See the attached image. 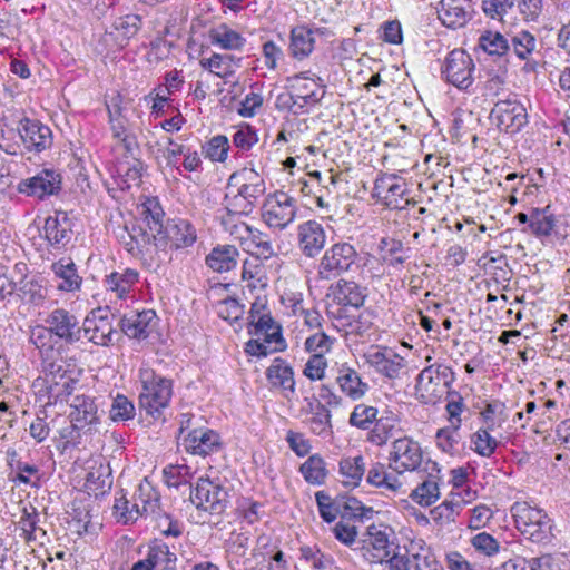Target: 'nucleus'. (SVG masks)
Instances as JSON below:
<instances>
[{
	"label": "nucleus",
	"mask_w": 570,
	"mask_h": 570,
	"mask_svg": "<svg viewBox=\"0 0 570 570\" xmlns=\"http://www.w3.org/2000/svg\"><path fill=\"white\" fill-rule=\"evenodd\" d=\"M327 366L326 358L321 353L313 354L304 367V375L312 381H318L324 377L325 368Z\"/></svg>",
	"instance_id": "obj_63"
},
{
	"label": "nucleus",
	"mask_w": 570,
	"mask_h": 570,
	"mask_svg": "<svg viewBox=\"0 0 570 570\" xmlns=\"http://www.w3.org/2000/svg\"><path fill=\"white\" fill-rule=\"evenodd\" d=\"M338 473L345 487L355 488L360 484L364 473L365 463L362 455L343 458L338 463Z\"/></svg>",
	"instance_id": "obj_38"
},
{
	"label": "nucleus",
	"mask_w": 570,
	"mask_h": 570,
	"mask_svg": "<svg viewBox=\"0 0 570 570\" xmlns=\"http://www.w3.org/2000/svg\"><path fill=\"white\" fill-rule=\"evenodd\" d=\"M78 380L71 376L63 379L61 383H53L52 385L47 386L48 403L56 404L58 402L67 401L76 390Z\"/></svg>",
	"instance_id": "obj_53"
},
{
	"label": "nucleus",
	"mask_w": 570,
	"mask_h": 570,
	"mask_svg": "<svg viewBox=\"0 0 570 570\" xmlns=\"http://www.w3.org/2000/svg\"><path fill=\"white\" fill-rule=\"evenodd\" d=\"M114 28L125 38L134 37L141 28V17L139 14L129 13L118 17L114 21Z\"/></svg>",
	"instance_id": "obj_58"
},
{
	"label": "nucleus",
	"mask_w": 570,
	"mask_h": 570,
	"mask_svg": "<svg viewBox=\"0 0 570 570\" xmlns=\"http://www.w3.org/2000/svg\"><path fill=\"white\" fill-rule=\"evenodd\" d=\"M183 444L187 452L206 456L218 452L222 442L218 433L209 429H193L184 438Z\"/></svg>",
	"instance_id": "obj_19"
},
{
	"label": "nucleus",
	"mask_w": 570,
	"mask_h": 570,
	"mask_svg": "<svg viewBox=\"0 0 570 570\" xmlns=\"http://www.w3.org/2000/svg\"><path fill=\"white\" fill-rule=\"evenodd\" d=\"M325 243L326 233L321 223L311 219L297 226V245L304 256L316 257Z\"/></svg>",
	"instance_id": "obj_16"
},
{
	"label": "nucleus",
	"mask_w": 570,
	"mask_h": 570,
	"mask_svg": "<svg viewBox=\"0 0 570 570\" xmlns=\"http://www.w3.org/2000/svg\"><path fill=\"white\" fill-rule=\"evenodd\" d=\"M377 409L366 404H357L350 415V424L362 430H368L377 419Z\"/></svg>",
	"instance_id": "obj_52"
},
{
	"label": "nucleus",
	"mask_w": 570,
	"mask_h": 570,
	"mask_svg": "<svg viewBox=\"0 0 570 570\" xmlns=\"http://www.w3.org/2000/svg\"><path fill=\"white\" fill-rule=\"evenodd\" d=\"M557 217L551 212V206L548 205L543 208H532V220L530 232L538 238L549 237L552 234L561 235L557 230Z\"/></svg>",
	"instance_id": "obj_34"
},
{
	"label": "nucleus",
	"mask_w": 570,
	"mask_h": 570,
	"mask_svg": "<svg viewBox=\"0 0 570 570\" xmlns=\"http://www.w3.org/2000/svg\"><path fill=\"white\" fill-rule=\"evenodd\" d=\"M243 175H245L246 183L238 188V193L255 207L258 198L265 193V183L253 169L244 170Z\"/></svg>",
	"instance_id": "obj_48"
},
{
	"label": "nucleus",
	"mask_w": 570,
	"mask_h": 570,
	"mask_svg": "<svg viewBox=\"0 0 570 570\" xmlns=\"http://www.w3.org/2000/svg\"><path fill=\"white\" fill-rule=\"evenodd\" d=\"M423 460L421 445L409 436L395 439L389 454L390 466L399 474L416 470Z\"/></svg>",
	"instance_id": "obj_9"
},
{
	"label": "nucleus",
	"mask_w": 570,
	"mask_h": 570,
	"mask_svg": "<svg viewBox=\"0 0 570 570\" xmlns=\"http://www.w3.org/2000/svg\"><path fill=\"white\" fill-rule=\"evenodd\" d=\"M313 416L309 420L311 430L314 434L328 438L332 436L331 411L317 402L315 407H312Z\"/></svg>",
	"instance_id": "obj_46"
},
{
	"label": "nucleus",
	"mask_w": 570,
	"mask_h": 570,
	"mask_svg": "<svg viewBox=\"0 0 570 570\" xmlns=\"http://www.w3.org/2000/svg\"><path fill=\"white\" fill-rule=\"evenodd\" d=\"M373 424L374 425L368 432L366 440L376 446H383L394 435L399 424V419L396 415L389 412L376 419Z\"/></svg>",
	"instance_id": "obj_36"
},
{
	"label": "nucleus",
	"mask_w": 570,
	"mask_h": 570,
	"mask_svg": "<svg viewBox=\"0 0 570 570\" xmlns=\"http://www.w3.org/2000/svg\"><path fill=\"white\" fill-rule=\"evenodd\" d=\"M458 431L459 429H454V425L451 424L436 432V443L443 452L451 453L455 449V445L459 443Z\"/></svg>",
	"instance_id": "obj_64"
},
{
	"label": "nucleus",
	"mask_w": 570,
	"mask_h": 570,
	"mask_svg": "<svg viewBox=\"0 0 570 570\" xmlns=\"http://www.w3.org/2000/svg\"><path fill=\"white\" fill-rule=\"evenodd\" d=\"M365 535L367 539L362 540L360 547L356 548L363 552L364 557L365 552H368V547L375 551L373 558L381 562L390 557V533L386 528L371 524L367 527Z\"/></svg>",
	"instance_id": "obj_25"
},
{
	"label": "nucleus",
	"mask_w": 570,
	"mask_h": 570,
	"mask_svg": "<svg viewBox=\"0 0 570 570\" xmlns=\"http://www.w3.org/2000/svg\"><path fill=\"white\" fill-rule=\"evenodd\" d=\"M492 429V425H488L487 429H479L472 436L471 443L473 444V450L481 456L489 458L491 456L495 449L498 448L499 442L490 435L489 430Z\"/></svg>",
	"instance_id": "obj_49"
},
{
	"label": "nucleus",
	"mask_w": 570,
	"mask_h": 570,
	"mask_svg": "<svg viewBox=\"0 0 570 570\" xmlns=\"http://www.w3.org/2000/svg\"><path fill=\"white\" fill-rule=\"evenodd\" d=\"M364 358L375 372L389 380L400 379L407 366L404 357L389 348L370 351L364 354Z\"/></svg>",
	"instance_id": "obj_15"
},
{
	"label": "nucleus",
	"mask_w": 570,
	"mask_h": 570,
	"mask_svg": "<svg viewBox=\"0 0 570 570\" xmlns=\"http://www.w3.org/2000/svg\"><path fill=\"white\" fill-rule=\"evenodd\" d=\"M173 395V382L168 379L153 375L150 381H144L139 395V410L153 419H159L161 411L168 406Z\"/></svg>",
	"instance_id": "obj_3"
},
{
	"label": "nucleus",
	"mask_w": 570,
	"mask_h": 570,
	"mask_svg": "<svg viewBox=\"0 0 570 570\" xmlns=\"http://www.w3.org/2000/svg\"><path fill=\"white\" fill-rule=\"evenodd\" d=\"M17 189L20 194L43 199L60 191L61 176L53 169L45 168L37 175L22 179Z\"/></svg>",
	"instance_id": "obj_12"
},
{
	"label": "nucleus",
	"mask_w": 570,
	"mask_h": 570,
	"mask_svg": "<svg viewBox=\"0 0 570 570\" xmlns=\"http://www.w3.org/2000/svg\"><path fill=\"white\" fill-rule=\"evenodd\" d=\"M197 239L195 227L187 220H173L165 227L158 242L167 240L171 248L183 249L194 245Z\"/></svg>",
	"instance_id": "obj_22"
},
{
	"label": "nucleus",
	"mask_w": 570,
	"mask_h": 570,
	"mask_svg": "<svg viewBox=\"0 0 570 570\" xmlns=\"http://www.w3.org/2000/svg\"><path fill=\"white\" fill-rule=\"evenodd\" d=\"M112 514L117 522L122 524L134 523L139 518L138 504L128 499L124 490L116 493L112 505Z\"/></svg>",
	"instance_id": "obj_41"
},
{
	"label": "nucleus",
	"mask_w": 570,
	"mask_h": 570,
	"mask_svg": "<svg viewBox=\"0 0 570 570\" xmlns=\"http://www.w3.org/2000/svg\"><path fill=\"white\" fill-rule=\"evenodd\" d=\"M239 252L235 246H217L206 257V264L217 273L229 272L237 265Z\"/></svg>",
	"instance_id": "obj_35"
},
{
	"label": "nucleus",
	"mask_w": 570,
	"mask_h": 570,
	"mask_svg": "<svg viewBox=\"0 0 570 570\" xmlns=\"http://www.w3.org/2000/svg\"><path fill=\"white\" fill-rule=\"evenodd\" d=\"M357 252L350 243L332 245L321 258L318 275L322 279H332L348 272L357 259Z\"/></svg>",
	"instance_id": "obj_4"
},
{
	"label": "nucleus",
	"mask_w": 570,
	"mask_h": 570,
	"mask_svg": "<svg viewBox=\"0 0 570 570\" xmlns=\"http://www.w3.org/2000/svg\"><path fill=\"white\" fill-rule=\"evenodd\" d=\"M176 554L170 552L166 543H155L150 547L147 561L154 570H171L176 563Z\"/></svg>",
	"instance_id": "obj_44"
},
{
	"label": "nucleus",
	"mask_w": 570,
	"mask_h": 570,
	"mask_svg": "<svg viewBox=\"0 0 570 570\" xmlns=\"http://www.w3.org/2000/svg\"><path fill=\"white\" fill-rule=\"evenodd\" d=\"M112 479L109 466L100 464L92 468L86 476V487L96 495L104 494L111 489Z\"/></svg>",
	"instance_id": "obj_45"
},
{
	"label": "nucleus",
	"mask_w": 570,
	"mask_h": 570,
	"mask_svg": "<svg viewBox=\"0 0 570 570\" xmlns=\"http://www.w3.org/2000/svg\"><path fill=\"white\" fill-rule=\"evenodd\" d=\"M479 48L491 56H503L509 52L508 38L495 31H485L479 38Z\"/></svg>",
	"instance_id": "obj_47"
},
{
	"label": "nucleus",
	"mask_w": 570,
	"mask_h": 570,
	"mask_svg": "<svg viewBox=\"0 0 570 570\" xmlns=\"http://www.w3.org/2000/svg\"><path fill=\"white\" fill-rule=\"evenodd\" d=\"M45 322L50 326L55 337L67 345L76 344L81 340L82 326H80L78 317L65 308L51 311Z\"/></svg>",
	"instance_id": "obj_11"
},
{
	"label": "nucleus",
	"mask_w": 570,
	"mask_h": 570,
	"mask_svg": "<svg viewBox=\"0 0 570 570\" xmlns=\"http://www.w3.org/2000/svg\"><path fill=\"white\" fill-rule=\"evenodd\" d=\"M156 313L153 309L141 312L132 311L125 314L119 321L122 333L130 338L145 340L156 325Z\"/></svg>",
	"instance_id": "obj_17"
},
{
	"label": "nucleus",
	"mask_w": 570,
	"mask_h": 570,
	"mask_svg": "<svg viewBox=\"0 0 570 570\" xmlns=\"http://www.w3.org/2000/svg\"><path fill=\"white\" fill-rule=\"evenodd\" d=\"M22 294V297L28 299L32 304H40L45 299V293L42 286L33 279L22 278L17 286Z\"/></svg>",
	"instance_id": "obj_62"
},
{
	"label": "nucleus",
	"mask_w": 570,
	"mask_h": 570,
	"mask_svg": "<svg viewBox=\"0 0 570 570\" xmlns=\"http://www.w3.org/2000/svg\"><path fill=\"white\" fill-rule=\"evenodd\" d=\"M55 276L60 279L57 288L65 292H73L80 288L81 277L71 258H61L51 265Z\"/></svg>",
	"instance_id": "obj_33"
},
{
	"label": "nucleus",
	"mask_w": 570,
	"mask_h": 570,
	"mask_svg": "<svg viewBox=\"0 0 570 570\" xmlns=\"http://www.w3.org/2000/svg\"><path fill=\"white\" fill-rule=\"evenodd\" d=\"M266 377L269 383L279 387L283 395L289 399L295 394L294 371L283 358L276 357L266 370Z\"/></svg>",
	"instance_id": "obj_27"
},
{
	"label": "nucleus",
	"mask_w": 570,
	"mask_h": 570,
	"mask_svg": "<svg viewBox=\"0 0 570 570\" xmlns=\"http://www.w3.org/2000/svg\"><path fill=\"white\" fill-rule=\"evenodd\" d=\"M247 250L259 258L268 259L275 252L273 244L267 234L252 228L248 234V238L245 243Z\"/></svg>",
	"instance_id": "obj_43"
},
{
	"label": "nucleus",
	"mask_w": 570,
	"mask_h": 570,
	"mask_svg": "<svg viewBox=\"0 0 570 570\" xmlns=\"http://www.w3.org/2000/svg\"><path fill=\"white\" fill-rule=\"evenodd\" d=\"M315 500L318 507L320 515L325 522H333L337 514L341 513V501L338 498L333 500L324 491H318L315 493Z\"/></svg>",
	"instance_id": "obj_51"
},
{
	"label": "nucleus",
	"mask_w": 570,
	"mask_h": 570,
	"mask_svg": "<svg viewBox=\"0 0 570 570\" xmlns=\"http://www.w3.org/2000/svg\"><path fill=\"white\" fill-rule=\"evenodd\" d=\"M470 0H441L439 19L449 28L463 27L470 19Z\"/></svg>",
	"instance_id": "obj_24"
},
{
	"label": "nucleus",
	"mask_w": 570,
	"mask_h": 570,
	"mask_svg": "<svg viewBox=\"0 0 570 570\" xmlns=\"http://www.w3.org/2000/svg\"><path fill=\"white\" fill-rule=\"evenodd\" d=\"M474 63L470 55L462 49L452 50L442 68L448 82L452 83L459 89H468L472 86L474 78Z\"/></svg>",
	"instance_id": "obj_8"
},
{
	"label": "nucleus",
	"mask_w": 570,
	"mask_h": 570,
	"mask_svg": "<svg viewBox=\"0 0 570 570\" xmlns=\"http://www.w3.org/2000/svg\"><path fill=\"white\" fill-rule=\"evenodd\" d=\"M139 273L132 268L124 272H114L105 279L106 288L114 292L118 298H125L131 287L138 282Z\"/></svg>",
	"instance_id": "obj_37"
},
{
	"label": "nucleus",
	"mask_w": 570,
	"mask_h": 570,
	"mask_svg": "<svg viewBox=\"0 0 570 570\" xmlns=\"http://www.w3.org/2000/svg\"><path fill=\"white\" fill-rule=\"evenodd\" d=\"M131 501L138 504L139 517H153L157 519L161 515L159 505L160 495L147 478L139 483Z\"/></svg>",
	"instance_id": "obj_23"
},
{
	"label": "nucleus",
	"mask_w": 570,
	"mask_h": 570,
	"mask_svg": "<svg viewBox=\"0 0 570 570\" xmlns=\"http://www.w3.org/2000/svg\"><path fill=\"white\" fill-rule=\"evenodd\" d=\"M141 215L144 216L148 230L139 228V236L144 243H149L154 239L155 245L157 246V242L165 232V227L163 225L165 213L158 203L148 202V204L144 205Z\"/></svg>",
	"instance_id": "obj_29"
},
{
	"label": "nucleus",
	"mask_w": 570,
	"mask_h": 570,
	"mask_svg": "<svg viewBox=\"0 0 570 570\" xmlns=\"http://www.w3.org/2000/svg\"><path fill=\"white\" fill-rule=\"evenodd\" d=\"M509 51L521 60H530L537 49L538 41L529 31L522 30L508 38Z\"/></svg>",
	"instance_id": "obj_40"
},
{
	"label": "nucleus",
	"mask_w": 570,
	"mask_h": 570,
	"mask_svg": "<svg viewBox=\"0 0 570 570\" xmlns=\"http://www.w3.org/2000/svg\"><path fill=\"white\" fill-rule=\"evenodd\" d=\"M461 509L460 502L444 501L430 511L432 520L441 525L453 522Z\"/></svg>",
	"instance_id": "obj_56"
},
{
	"label": "nucleus",
	"mask_w": 570,
	"mask_h": 570,
	"mask_svg": "<svg viewBox=\"0 0 570 570\" xmlns=\"http://www.w3.org/2000/svg\"><path fill=\"white\" fill-rule=\"evenodd\" d=\"M210 42L225 50H239L244 47L245 38L227 24L222 23L209 31Z\"/></svg>",
	"instance_id": "obj_39"
},
{
	"label": "nucleus",
	"mask_w": 570,
	"mask_h": 570,
	"mask_svg": "<svg viewBox=\"0 0 570 570\" xmlns=\"http://www.w3.org/2000/svg\"><path fill=\"white\" fill-rule=\"evenodd\" d=\"M305 481L313 485L325 483L327 470L324 459L320 454L311 455L299 468Z\"/></svg>",
	"instance_id": "obj_42"
},
{
	"label": "nucleus",
	"mask_w": 570,
	"mask_h": 570,
	"mask_svg": "<svg viewBox=\"0 0 570 570\" xmlns=\"http://www.w3.org/2000/svg\"><path fill=\"white\" fill-rule=\"evenodd\" d=\"M410 497L420 505L429 507L440 497L439 485L434 480H425L412 491Z\"/></svg>",
	"instance_id": "obj_50"
},
{
	"label": "nucleus",
	"mask_w": 570,
	"mask_h": 570,
	"mask_svg": "<svg viewBox=\"0 0 570 570\" xmlns=\"http://www.w3.org/2000/svg\"><path fill=\"white\" fill-rule=\"evenodd\" d=\"M328 296L341 307L358 309L364 305L367 291L354 281L340 279L328 288Z\"/></svg>",
	"instance_id": "obj_18"
},
{
	"label": "nucleus",
	"mask_w": 570,
	"mask_h": 570,
	"mask_svg": "<svg viewBox=\"0 0 570 570\" xmlns=\"http://www.w3.org/2000/svg\"><path fill=\"white\" fill-rule=\"evenodd\" d=\"M228 492L208 478H200L190 491L191 503L200 510L220 514L227 503Z\"/></svg>",
	"instance_id": "obj_6"
},
{
	"label": "nucleus",
	"mask_w": 570,
	"mask_h": 570,
	"mask_svg": "<svg viewBox=\"0 0 570 570\" xmlns=\"http://www.w3.org/2000/svg\"><path fill=\"white\" fill-rule=\"evenodd\" d=\"M287 83L292 90L286 100L288 106L303 109L306 105L318 104L324 97V90L313 79L306 77L305 72L287 78Z\"/></svg>",
	"instance_id": "obj_13"
},
{
	"label": "nucleus",
	"mask_w": 570,
	"mask_h": 570,
	"mask_svg": "<svg viewBox=\"0 0 570 570\" xmlns=\"http://www.w3.org/2000/svg\"><path fill=\"white\" fill-rule=\"evenodd\" d=\"M249 327L248 332L252 335H264L265 342L268 344L274 343V351H284L286 348L285 340L282 336V327L278 325L271 314H263L258 316L257 321Z\"/></svg>",
	"instance_id": "obj_31"
},
{
	"label": "nucleus",
	"mask_w": 570,
	"mask_h": 570,
	"mask_svg": "<svg viewBox=\"0 0 570 570\" xmlns=\"http://www.w3.org/2000/svg\"><path fill=\"white\" fill-rule=\"evenodd\" d=\"M314 33L324 35L325 29L317 28L313 30L306 26H296L291 30L289 51L295 59L303 60L313 52Z\"/></svg>",
	"instance_id": "obj_26"
},
{
	"label": "nucleus",
	"mask_w": 570,
	"mask_h": 570,
	"mask_svg": "<svg viewBox=\"0 0 570 570\" xmlns=\"http://www.w3.org/2000/svg\"><path fill=\"white\" fill-rule=\"evenodd\" d=\"M406 183L394 174H381L374 181L372 197L384 207L392 210H402L414 202L405 199Z\"/></svg>",
	"instance_id": "obj_2"
},
{
	"label": "nucleus",
	"mask_w": 570,
	"mask_h": 570,
	"mask_svg": "<svg viewBox=\"0 0 570 570\" xmlns=\"http://www.w3.org/2000/svg\"><path fill=\"white\" fill-rule=\"evenodd\" d=\"M72 223L66 212H56L45 220V238L55 248H63L72 237Z\"/></svg>",
	"instance_id": "obj_20"
},
{
	"label": "nucleus",
	"mask_w": 570,
	"mask_h": 570,
	"mask_svg": "<svg viewBox=\"0 0 570 570\" xmlns=\"http://www.w3.org/2000/svg\"><path fill=\"white\" fill-rule=\"evenodd\" d=\"M490 119L500 130L513 134L527 125L528 114L517 100H499L491 110Z\"/></svg>",
	"instance_id": "obj_10"
},
{
	"label": "nucleus",
	"mask_w": 570,
	"mask_h": 570,
	"mask_svg": "<svg viewBox=\"0 0 570 570\" xmlns=\"http://www.w3.org/2000/svg\"><path fill=\"white\" fill-rule=\"evenodd\" d=\"M189 475V468L185 464L167 465L163 470L164 481L168 487L178 488L180 484L187 483Z\"/></svg>",
	"instance_id": "obj_60"
},
{
	"label": "nucleus",
	"mask_w": 570,
	"mask_h": 570,
	"mask_svg": "<svg viewBox=\"0 0 570 570\" xmlns=\"http://www.w3.org/2000/svg\"><path fill=\"white\" fill-rule=\"evenodd\" d=\"M297 214L295 199L287 193L277 191L268 197L262 208V218L271 228L283 230L294 222Z\"/></svg>",
	"instance_id": "obj_5"
},
{
	"label": "nucleus",
	"mask_w": 570,
	"mask_h": 570,
	"mask_svg": "<svg viewBox=\"0 0 570 570\" xmlns=\"http://www.w3.org/2000/svg\"><path fill=\"white\" fill-rule=\"evenodd\" d=\"M17 130L23 146L30 151L41 153L52 146L51 129L38 119L21 118Z\"/></svg>",
	"instance_id": "obj_14"
},
{
	"label": "nucleus",
	"mask_w": 570,
	"mask_h": 570,
	"mask_svg": "<svg viewBox=\"0 0 570 570\" xmlns=\"http://www.w3.org/2000/svg\"><path fill=\"white\" fill-rule=\"evenodd\" d=\"M70 407L69 417L72 422H76V426H87L98 421L97 405L94 399L88 395H76L70 403Z\"/></svg>",
	"instance_id": "obj_32"
},
{
	"label": "nucleus",
	"mask_w": 570,
	"mask_h": 570,
	"mask_svg": "<svg viewBox=\"0 0 570 570\" xmlns=\"http://www.w3.org/2000/svg\"><path fill=\"white\" fill-rule=\"evenodd\" d=\"M515 528L528 540L535 543H548L553 538L552 521L542 510L527 502H515L511 507Z\"/></svg>",
	"instance_id": "obj_1"
},
{
	"label": "nucleus",
	"mask_w": 570,
	"mask_h": 570,
	"mask_svg": "<svg viewBox=\"0 0 570 570\" xmlns=\"http://www.w3.org/2000/svg\"><path fill=\"white\" fill-rule=\"evenodd\" d=\"M41 517L37 508L28 504L21 509L18 527L22 531L26 541H39L41 544L47 538V532L40 527Z\"/></svg>",
	"instance_id": "obj_30"
},
{
	"label": "nucleus",
	"mask_w": 570,
	"mask_h": 570,
	"mask_svg": "<svg viewBox=\"0 0 570 570\" xmlns=\"http://www.w3.org/2000/svg\"><path fill=\"white\" fill-rule=\"evenodd\" d=\"M116 320L108 307L92 311L83 321L82 333L96 345L108 346L116 334L114 321Z\"/></svg>",
	"instance_id": "obj_7"
},
{
	"label": "nucleus",
	"mask_w": 570,
	"mask_h": 570,
	"mask_svg": "<svg viewBox=\"0 0 570 570\" xmlns=\"http://www.w3.org/2000/svg\"><path fill=\"white\" fill-rule=\"evenodd\" d=\"M53 333L50 330V326L46 324V326L37 325L31 330L30 333V342L41 352L52 351L53 344Z\"/></svg>",
	"instance_id": "obj_57"
},
{
	"label": "nucleus",
	"mask_w": 570,
	"mask_h": 570,
	"mask_svg": "<svg viewBox=\"0 0 570 570\" xmlns=\"http://www.w3.org/2000/svg\"><path fill=\"white\" fill-rule=\"evenodd\" d=\"M217 313L219 317L233 324L242 318L244 314V305H242L237 299L229 297L219 302Z\"/></svg>",
	"instance_id": "obj_59"
},
{
	"label": "nucleus",
	"mask_w": 570,
	"mask_h": 570,
	"mask_svg": "<svg viewBox=\"0 0 570 570\" xmlns=\"http://www.w3.org/2000/svg\"><path fill=\"white\" fill-rule=\"evenodd\" d=\"M135 415V405L121 394H118L111 404L109 416L114 422L127 421Z\"/></svg>",
	"instance_id": "obj_55"
},
{
	"label": "nucleus",
	"mask_w": 570,
	"mask_h": 570,
	"mask_svg": "<svg viewBox=\"0 0 570 570\" xmlns=\"http://www.w3.org/2000/svg\"><path fill=\"white\" fill-rule=\"evenodd\" d=\"M229 149V141L226 136L217 135L213 137L205 146L203 153L212 161H224Z\"/></svg>",
	"instance_id": "obj_54"
},
{
	"label": "nucleus",
	"mask_w": 570,
	"mask_h": 570,
	"mask_svg": "<svg viewBox=\"0 0 570 570\" xmlns=\"http://www.w3.org/2000/svg\"><path fill=\"white\" fill-rule=\"evenodd\" d=\"M335 382L340 391L353 401L361 400L370 389L356 370L346 364L337 367Z\"/></svg>",
	"instance_id": "obj_21"
},
{
	"label": "nucleus",
	"mask_w": 570,
	"mask_h": 570,
	"mask_svg": "<svg viewBox=\"0 0 570 570\" xmlns=\"http://www.w3.org/2000/svg\"><path fill=\"white\" fill-rule=\"evenodd\" d=\"M454 380V373L451 367L443 364H435L423 368L416 377L415 389L417 391L435 392L432 386H438L441 383L444 386H450Z\"/></svg>",
	"instance_id": "obj_28"
},
{
	"label": "nucleus",
	"mask_w": 570,
	"mask_h": 570,
	"mask_svg": "<svg viewBox=\"0 0 570 570\" xmlns=\"http://www.w3.org/2000/svg\"><path fill=\"white\" fill-rule=\"evenodd\" d=\"M220 220L225 230L228 232L234 238L240 240L243 245H245L249 230H252L253 227L246 225L243 222L237 223L236 217H233L232 215H223Z\"/></svg>",
	"instance_id": "obj_61"
}]
</instances>
